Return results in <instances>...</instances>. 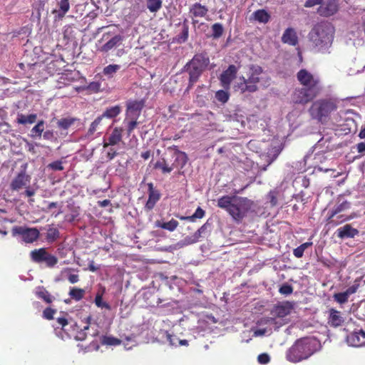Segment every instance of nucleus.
<instances>
[{
    "label": "nucleus",
    "mask_w": 365,
    "mask_h": 365,
    "mask_svg": "<svg viewBox=\"0 0 365 365\" xmlns=\"http://www.w3.org/2000/svg\"><path fill=\"white\" fill-rule=\"evenodd\" d=\"M59 237V231L57 228L50 227L46 233V239L48 242H53Z\"/></svg>",
    "instance_id": "ea45409f"
},
{
    "label": "nucleus",
    "mask_w": 365,
    "mask_h": 365,
    "mask_svg": "<svg viewBox=\"0 0 365 365\" xmlns=\"http://www.w3.org/2000/svg\"><path fill=\"white\" fill-rule=\"evenodd\" d=\"M154 168L160 169L163 173H170L174 169L173 166H169L164 159L156 162Z\"/></svg>",
    "instance_id": "c03bdc74"
},
{
    "label": "nucleus",
    "mask_w": 365,
    "mask_h": 365,
    "mask_svg": "<svg viewBox=\"0 0 365 365\" xmlns=\"http://www.w3.org/2000/svg\"><path fill=\"white\" fill-rule=\"evenodd\" d=\"M353 217L347 215L344 213L335 214L334 212L330 211L329 216L327 218V225L331 227H336L346 221L350 220Z\"/></svg>",
    "instance_id": "a211bd4d"
},
{
    "label": "nucleus",
    "mask_w": 365,
    "mask_h": 365,
    "mask_svg": "<svg viewBox=\"0 0 365 365\" xmlns=\"http://www.w3.org/2000/svg\"><path fill=\"white\" fill-rule=\"evenodd\" d=\"M173 157L175 158V161L173 163V168H182L187 162V156L185 153L176 150L174 153Z\"/></svg>",
    "instance_id": "5701e85b"
},
{
    "label": "nucleus",
    "mask_w": 365,
    "mask_h": 365,
    "mask_svg": "<svg viewBox=\"0 0 365 365\" xmlns=\"http://www.w3.org/2000/svg\"><path fill=\"white\" fill-rule=\"evenodd\" d=\"M215 98L219 102L225 103L230 98V94L227 90H219L215 93Z\"/></svg>",
    "instance_id": "49530a36"
},
{
    "label": "nucleus",
    "mask_w": 365,
    "mask_h": 365,
    "mask_svg": "<svg viewBox=\"0 0 365 365\" xmlns=\"http://www.w3.org/2000/svg\"><path fill=\"white\" fill-rule=\"evenodd\" d=\"M0 128L6 133H9L11 131V125L6 122L0 123Z\"/></svg>",
    "instance_id": "0e129e2a"
},
{
    "label": "nucleus",
    "mask_w": 365,
    "mask_h": 365,
    "mask_svg": "<svg viewBox=\"0 0 365 365\" xmlns=\"http://www.w3.org/2000/svg\"><path fill=\"white\" fill-rule=\"evenodd\" d=\"M123 41V37L120 34L113 35L110 32L104 33L101 39L98 41V51L108 53L113 48L119 46Z\"/></svg>",
    "instance_id": "1a4fd4ad"
},
{
    "label": "nucleus",
    "mask_w": 365,
    "mask_h": 365,
    "mask_svg": "<svg viewBox=\"0 0 365 365\" xmlns=\"http://www.w3.org/2000/svg\"><path fill=\"white\" fill-rule=\"evenodd\" d=\"M351 203L346 200H339L338 203L331 210L334 212V215L344 213L346 210L350 209Z\"/></svg>",
    "instance_id": "7c9ffc66"
},
{
    "label": "nucleus",
    "mask_w": 365,
    "mask_h": 365,
    "mask_svg": "<svg viewBox=\"0 0 365 365\" xmlns=\"http://www.w3.org/2000/svg\"><path fill=\"white\" fill-rule=\"evenodd\" d=\"M336 233L338 237L344 239L346 237H354L359 234V230L352 227L351 225L347 224L337 229Z\"/></svg>",
    "instance_id": "4be33fe9"
},
{
    "label": "nucleus",
    "mask_w": 365,
    "mask_h": 365,
    "mask_svg": "<svg viewBox=\"0 0 365 365\" xmlns=\"http://www.w3.org/2000/svg\"><path fill=\"white\" fill-rule=\"evenodd\" d=\"M217 207L225 210L237 222L240 223L254 205V202L245 197L223 195L217 200Z\"/></svg>",
    "instance_id": "7ed1b4c3"
},
{
    "label": "nucleus",
    "mask_w": 365,
    "mask_h": 365,
    "mask_svg": "<svg viewBox=\"0 0 365 365\" xmlns=\"http://www.w3.org/2000/svg\"><path fill=\"white\" fill-rule=\"evenodd\" d=\"M237 71V68L235 65L232 64L221 73L220 76V83L225 90L230 89V84L236 78Z\"/></svg>",
    "instance_id": "ddd939ff"
},
{
    "label": "nucleus",
    "mask_w": 365,
    "mask_h": 365,
    "mask_svg": "<svg viewBox=\"0 0 365 365\" xmlns=\"http://www.w3.org/2000/svg\"><path fill=\"white\" fill-rule=\"evenodd\" d=\"M36 119L37 115L35 113L29 114L28 115L19 113L18 114L16 122L21 125L33 124L36 122Z\"/></svg>",
    "instance_id": "bb28decb"
},
{
    "label": "nucleus",
    "mask_w": 365,
    "mask_h": 365,
    "mask_svg": "<svg viewBox=\"0 0 365 365\" xmlns=\"http://www.w3.org/2000/svg\"><path fill=\"white\" fill-rule=\"evenodd\" d=\"M247 68L246 77H240L239 81L235 83L233 88L235 91H239L242 94L252 93L259 90V84L264 86L269 84L270 77L262 66L257 64H250Z\"/></svg>",
    "instance_id": "f03ea898"
},
{
    "label": "nucleus",
    "mask_w": 365,
    "mask_h": 365,
    "mask_svg": "<svg viewBox=\"0 0 365 365\" xmlns=\"http://www.w3.org/2000/svg\"><path fill=\"white\" fill-rule=\"evenodd\" d=\"M103 120V117L101 115L97 117L91 124L87 135H93L96 131H97L99 128V126L101 125L102 120Z\"/></svg>",
    "instance_id": "79ce46f5"
},
{
    "label": "nucleus",
    "mask_w": 365,
    "mask_h": 365,
    "mask_svg": "<svg viewBox=\"0 0 365 365\" xmlns=\"http://www.w3.org/2000/svg\"><path fill=\"white\" fill-rule=\"evenodd\" d=\"M329 313L328 324L331 327H339L344 324V319L339 311L331 308L329 309Z\"/></svg>",
    "instance_id": "aec40b11"
},
{
    "label": "nucleus",
    "mask_w": 365,
    "mask_h": 365,
    "mask_svg": "<svg viewBox=\"0 0 365 365\" xmlns=\"http://www.w3.org/2000/svg\"><path fill=\"white\" fill-rule=\"evenodd\" d=\"M77 120L76 118H63L58 120L57 125L59 128L66 130Z\"/></svg>",
    "instance_id": "e433bc0d"
},
{
    "label": "nucleus",
    "mask_w": 365,
    "mask_h": 365,
    "mask_svg": "<svg viewBox=\"0 0 365 365\" xmlns=\"http://www.w3.org/2000/svg\"><path fill=\"white\" fill-rule=\"evenodd\" d=\"M309 38L312 45L319 51L325 50L332 43L334 27L329 22L318 23L309 32Z\"/></svg>",
    "instance_id": "423d86ee"
},
{
    "label": "nucleus",
    "mask_w": 365,
    "mask_h": 365,
    "mask_svg": "<svg viewBox=\"0 0 365 365\" xmlns=\"http://www.w3.org/2000/svg\"><path fill=\"white\" fill-rule=\"evenodd\" d=\"M254 18L256 21L266 24L270 19V15L264 9H259L253 13Z\"/></svg>",
    "instance_id": "c85d7f7f"
},
{
    "label": "nucleus",
    "mask_w": 365,
    "mask_h": 365,
    "mask_svg": "<svg viewBox=\"0 0 365 365\" xmlns=\"http://www.w3.org/2000/svg\"><path fill=\"white\" fill-rule=\"evenodd\" d=\"M297 79L302 87L295 88L292 95L295 104L307 105L321 94L323 87L318 76L302 68L297 73Z\"/></svg>",
    "instance_id": "f257e3e1"
},
{
    "label": "nucleus",
    "mask_w": 365,
    "mask_h": 365,
    "mask_svg": "<svg viewBox=\"0 0 365 365\" xmlns=\"http://www.w3.org/2000/svg\"><path fill=\"white\" fill-rule=\"evenodd\" d=\"M44 130V121L39 120L37 124L31 129V135L33 138L41 137Z\"/></svg>",
    "instance_id": "37998d69"
},
{
    "label": "nucleus",
    "mask_w": 365,
    "mask_h": 365,
    "mask_svg": "<svg viewBox=\"0 0 365 365\" xmlns=\"http://www.w3.org/2000/svg\"><path fill=\"white\" fill-rule=\"evenodd\" d=\"M68 280L71 284L77 283L79 281V276L76 274H70L68 276Z\"/></svg>",
    "instance_id": "052dcab7"
},
{
    "label": "nucleus",
    "mask_w": 365,
    "mask_h": 365,
    "mask_svg": "<svg viewBox=\"0 0 365 365\" xmlns=\"http://www.w3.org/2000/svg\"><path fill=\"white\" fill-rule=\"evenodd\" d=\"M31 260L36 264H44L46 267L52 268L58 263V258L48 252L46 248L41 247L31 251Z\"/></svg>",
    "instance_id": "6e6552de"
},
{
    "label": "nucleus",
    "mask_w": 365,
    "mask_h": 365,
    "mask_svg": "<svg viewBox=\"0 0 365 365\" xmlns=\"http://www.w3.org/2000/svg\"><path fill=\"white\" fill-rule=\"evenodd\" d=\"M312 242H307L293 250V255L297 258H301L304 255L306 249L312 245Z\"/></svg>",
    "instance_id": "4c0bfd02"
},
{
    "label": "nucleus",
    "mask_w": 365,
    "mask_h": 365,
    "mask_svg": "<svg viewBox=\"0 0 365 365\" xmlns=\"http://www.w3.org/2000/svg\"><path fill=\"white\" fill-rule=\"evenodd\" d=\"M120 111V107L119 106H115L107 108L101 116L103 117V118H113L118 115Z\"/></svg>",
    "instance_id": "72a5a7b5"
},
{
    "label": "nucleus",
    "mask_w": 365,
    "mask_h": 365,
    "mask_svg": "<svg viewBox=\"0 0 365 365\" xmlns=\"http://www.w3.org/2000/svg\"><path fill=\"white\" fill-rule=\"evenodd\" d=\"M143 107L144 103L143 101H134L128 104V110L130 114L137 118Z\"/></svg>",
    "instance_id": "393cba45"
},
{
    "label": "nucleus",
    "mask_w": 365,
    "mask_h": 365,
    "mask_svg": "<svg viewBox=\"0 0 365 365\" xmlns=\"http://www.w3.org/2000/svg\"><path fill=\"white\" fill-rule=\"evenodd\" d=\"M349 296L346 292L335 293L333 295L334 299L340 304H345L348 302Z\"/></svg>",
    "instance_id": "de8ad7c7"
},
{
    "label": "nucleus",
    "mask_w": 365,
    "mask_h": 365,
    "mask_svg": "<svg viewBox=\"0 0 365 365\" xmlns=\"http://www.w3.org/2000/svg\"><path fill=\"white\" fill-rule=\"evenodd\" d=\"M277 191L270 190L267 194V200L269 201L272 206H275L277 204Z\"/></svg>",
    "instance_id": "8fccbe9b"
},
{
    "label": "nucleus",
    "mask_w": 365,
    "mask_h": 365,
    "mask_svg": "<svg viewBox=\"0 0 365 365\" xmlns=\"http://www.w3.org/2000/svg\"><path fill=\"white\" fill-rule=\"evenodd\" d=\"M123 131V130L122 128L115 127L113 128L108 137L107 138H104L103 144V148H105L108 146L116 145L122 141Z\"/></svg>",
    "instance_id": "f3484780"
},
{
    "label": "nucleus",
    "mask_w": 365,
    "mask_h": 365,
    "mask_svg": "<svg viewBox=\"0 0 365 365\" xmlns=\"http://www.w3.org/2000/svg\"><path fill=\"white\" fill-rule=\"evenodd\" d=\"M14 237L20 235L22 240L27 244L36 241L40 235L38 230L36 227H26L23 226H14L11 229Z\"/></svg>",
    "instance_id": "9d476101"
},
{
    "label": "nucleus",
    "mask_w": 365,
    "mask_h": 365,
    "mask_svg": "<svg viewBox=\"0 0 365 365\" xmlns=\"http://www.w3.org/2000/svg\"><path fill=\"white\" fill-rule=\"evenodd\" d=\"M294 309V303L286 301L276 305L272 310V314L278 318H283L289 315Z\"/></svg>",
    "instance_id": "dca6fc26"
},
{
    "label": "nucleus",
    "mask_w": 365,
    "mask_h": 365,
    "mask_svg": "<svg viewBox=\"0 0 365 365\" xmlns=\"http://www.w3.org/2000/svg\"><path fill=\"white\" fill-rule=\"evenodd\" d=\"M120 67L118 64H110L103 68V73L109 78H113L115 73L120 69Z\"/></svg>",
    "instance_id": "f704fd0d"
},
{
    "label": "nucleus",
    "mask_w": 365,
    "mask_h": 365,
    "mask_svg": "<svg viewBox=\"0 0 365 365\" xmlns=\"http://www.w3.org/2000/svg\"><path fill=\"white\" fill-rule=\"evenodd\" d=\"M205 212L200 207H198L193 215H191L192 222H195L196 219H202L204 217Z\"/></svg>",
    "instance_id": "3c124183"
},
{
    "label": "nucleus",
    "mask_w": 365,
    "mask_h": 365,
    "mask_svg": "<svg viewBox=\"0 0 365 365\" xmlns=\"http://www.w3.org/2000/svg\"><path fill=\"white\" fill-rule=\"evenodd\" d=\"M48 168H51L53 170H63V166L62 165V161L56 160L48 165Z\"/></svg>",
    "instance_id": "864d4df0"
},
{
    "label": "nucleus",
    "mask_w": 365,
    "mask_h": 365,
    "mask_svg": "<svg viewBox=\"0 0 365 365\" xmlns=\"http://www.w3.org/2000/svg\"><path fill=\"white\" fill-rule=\"evenodd\" d=\"M138 125V122L136 120V119L129 122L128 125V129H127V133H128V135H130L131 134V133L133 131V130L136 128Z\"/></svg>",
    "instance_id": "4d7b16f0"
},
{
    "label": "nucleus",
    "mask_w": 365,
    "mask_h": 365,
    "mask_svg": "<svg viewBox=\"0 0 365 365\" xmlns=\"http://www.w3.org/2000/svg\"><path fill=\"white\" fill-rule=\"evenodd\" d=\"M210 63V58L206 53H196L186 64L185 68L189 73V83L187 90L192 88L199 80L202 73Z\"/></svg>",
    "instance_id": "0eeeda50"
},
{
    "label": "nucleus",
    "mask_w": 365,
    "mask_h": 365,
    "mask_svg": "<svg viewBox=\"0 0 365 365\" xmlns=\"http://www.w3.org/2000/svg\"><path fill=\"white\" fill-rule=\"evenodd\" d=\"M356 148L359 154L362 155H365V141L357 143Z\"/></svg>",
    "instance_id": "13d9d810"
},
{
    "label": "nucleus",
    "mask_w": 365,
    "mask_h": 365,
    "mask_svg": "<svg viewBox=\"0 0 365 365\" xmlns=\"http://www.w3.org/2000/svg\"><path fill=\"white\" fill-rule=\"evenodd\" d=\"M207 230V223L202 225L195 233L194 235L188 238H186L185 240L187 241L189 244H193L197 242L199 239L202 237V234L205 232Z\"/></svg>",
    "instance_id": "473e14b6"
},
{
    "label": "nucleus",
    "mask_w": 365,
    "mask_h": 365,
    "mask_svg": "<svg viewBox=\"0 0 365 365\" xmlns=\"http://www.w3.org/2000/svg\"><path fill=\"white\" fill-rule=\"evenodd\" d=\"M118 155V153L113 148H110V150L107 153V158L109 160H113L116 155Z\"/></svg>",
    "instance_id": "69168bd1"
},
{
    "label": "nucleus",
    "mask_w": 365,
    "mask_h": 365,
    "mask_svg": "<svg viewBox=\"0 0 365 365\" xmlns=\"http://www.w3.org/2000/svg\"><path fill=\"white\" fill-rule=\"evenodd\" d=\"M321 2H322V0H307V1L304 4V6L309 8V7H312L316 5L320 6Z\"/></svg>",
    "instance_id": "bf43d9fd"
},
{
    "label": "nucleus",
    "mask_w": 365,
    "mask_h": 365,
    "mask_svg": "<svg viewBox=\"0 0 365 365\" xmlns=\"http://www.w3.org/2000/svg\"><path fill=\"white\" fill-rule=\"evenodd\" d=\"M26 190L24 192V194L29 197H31L34 196L36 193V191L34 189L31 188L30 186L27 185L26 187H25Z\"/></svg>",
    "instance_id": "680f3d73"
},
{
    "label": "nucleus",
    "mask_w": 365,
    "mask_h": 365,
    "mask_svg": "<svg viewBox=\"0 0 365 365\" xmlns=\"http://www.w3.org/2000/svg\"><path fill=\"white\" fill-rule=\"evenodd\" d=\"M257 361L261 364H267L270 361V357L267 353H262L258 355Z\"/></svg>",
    "instance_id": "5fc2aeb1"
},
{
    "label": "nucleus",
    "mask_w": 365,
    "mask_h": 365,
    "mask_svg": "<svg viewBox=\"0 0 365 365\" xmlns=\"http://www.w3.org/2000/svg\"><path fill=\"white\" fill-rule=\"evenodd\" d=\"M182 31L178 36V42L179 43H185L187 41L189 35V25L188 21L185 19L182 24Z\"/></svg>",
    "instance_id": "2f4dec72"
},
{
    "label": "nucleus",
    "mask_w": 365,
    "mask_h": 365,
    "mask_svg": "<svg viewBox=\"0 0 365 365\" xmlns=\"http://www.w3.org/2000/svg\"><path fill=\"white\" fill-rule=\"evenodd\" d=\"M338 108L337 101L333 98H322L312 102L308 112L310 117L322 124L327 123Z\"/></svg>",
    "instance_id": "39448f33"
},
{
    "label": "nucleus",
    "mask_w": 365,
    "mask_h": 365,
    "mask_svg": "<svg viewBox=\"0 0 365 365\" xmlns=\"http://www.w3.org/2000/svg\"><path fill=\"white\" fill-rule=\"evenodd\" d=\"M279 292L281 294L289 295L293 292V287L292 285L285 283L283 284L279 289Z\"/></svg>",
    "instance_id": "09e8293b"
},
{
    "label": "nucleus",
    "mask_w": 365,
    "mask_h": 365,
    "mask_svg": "<svg viewBox=\"0 0 365 365\" xmlns=\"http://www.w3.org/2000/svg\"><path fill=\"white\" fill-rule=\"evenodd\" d=\"M212 36L214 38H219L223 34L224 28L220 23H215L212 26Z\"/></svg>",
    "instance_id": "a18cd8bd"
},
{
    "label": "nucleus",
    "mask_w": 365,
    "mask_h": 365,
    "mask_svg": "<svg viewBox=\"0 0 365 365\" xmlns=\"http://www.w3.org/2000/svg\"><path fill=\"white\" fill-rule=\"evenodd\" d=\"M38 298L43 299L46 303H52L54 297L43 287H39L36 292Z\"/></svg>",
    "instance_id": "cd10ccee"
},
{
    "label": "nucleus",
    "mask_w": 365,
    "mask_h": 365,
    "mask_svg": "<svg viewBox=\"0 0 365 365\" xmlns=\"http://www.w3.org/2000/svg\"><path fill=\"white\" fill-rule=\"evenodd\" d=\"M338 10V6L336 0H327L321 2L318 8V13L323 16H330L334 15Z\"/></svg>",
    "instance_id": "2eb2a0df"
},
{
    "label": "nucleus",
    "mask_w": 365,
    "mask_h": 365,
    "mask_svg": "<svg viewBox=\"0 0 365 365\" xmlns=\"http://www.w3.org/2000/svg\"><path fill=\"white\" fill-rule=\"evenodd\" d=\"M319 341L314 338H303L297 340L287 351V359L294 363L307 359L317 350Z\"/></svg>",
    "instance_id": "20e7f679"
},
{
    "label": "nucleus",
    "mask_w": 365,
    "mask_h": 365,
    "mask_svg": "<svg viewBox=\"0 0 365 365\" xmlns=\"http://www.w3.org/2000/svg\"><path fill=\"white\" fill-rule=\"evenodd\" d=\"M88 88L93 92H98L101 90V83L99 82L93 81L88 84Z\"/></svg>",
    "instance_id": "6e6d98bb"
},
{
    "label": "nucleus",
    "mask_w": 365,
    "mask_h": 365,
    "mask_svg": "<svg viewBox=\"0 0 365 365\" xmlns=\"http://www.w3.org/2000/svg\"><path fill=\"white\" fill-rule=\"evenodd\" d=\"M26 165L11 181L9 187L12 191L19 192L30 184L31 176L26 172Z\"/></svg>",
    "instance_id": "9b49d317"
},
{
    "label": "nucleus",
    "mask_w": 365,
    "mask_h": 365,
    "mask_svg": "<svg viewBox=\"0 0 365 365\" xmlns=\"http://www.w3.org/2000/svg\"><path fill=\"white\" fill-rule=\"evenodd\" d=\"M59 11H58V18H63L70 9L69 0H61L58 2Z\"/></svg>",
    "instance_id": "58836bf2"
},
{
    "label": "nucleus",
    "mask_w": 365,
    "mask_h": 365,
    "mask_svg": "<svg viewBox=\"0 0 365 365\" xmlns=\"http://www.w3.org/2000/svg\"><path fill=\"white\" fill-rule=\"evenodd\" d=\"M162 0H147L146 5L148 9L151 13H156L162 8Z\"/></svg>",
    "instance_id": "c9c22d12"
},
{
    "label": "nucleus",
    "mask_w": 365,
    "mask_h": 365,
    "mask_svg": "<svg viewBox=\"0 0 365 365\" xmlns=\"http://www.w3.org/2000/svg\"><path fill=\"white\" fill-rule=\"evenodd\" d=\"M178 222L175 219H171L168 222H163L160 220H157L155 222V227H160L170 232H173L178 227Z\"/></svg>",
    "instance_id": "a878e982"
},
{
    "label": "nucleus",
    "mask_w": 365,
    "mask_h": 365,
    "mask_svg": "<svg viewBox=\"0 0 365 365\" xmlns=\"http://www.w3.org/2000/svg\"><path fill=\"white\" fill-rule=\"evenodd\" d=\"M282 41L284 43H287L290 46H296L298 44V37L295 30L292 28L287 29L282 36Z\"/></svg>",
    "instance_id": "412c9836"
},
{
    "label": "nucleus",
    "mask_w": 365,
    "mask_h": 365,
    "mask_svg": "<svg viewBox=\"0 0 365 365\" xmlns=\"http://www.w3.org/2000/svg\"><path fill=\"white\" fill-rule=\"evenodd\" d=\"M85 293L83 289L73 287L70 289L68 294L72 299L78 302L84 297Z\"/></svg>",
    "instance_id": "c756f323"
},
{
    "label": "nucleus",
    "mask_w": 365,
    "mask_h": 365,
    "mask_svg": "<svg viewBox=\"0 0 365 365\" xmlns=\"http://www.w3.org/2000/svg\"><path fill=\"white\" fill-rule=\"evenodd\" d=\"M106 292V288L104 287H101L97 292L95 297V304L99 308H105L107 310H110V305L106 302H103V296Z\"/></svg>",
    "instance_id": "b1692460"
},
{
    "label": "nucleus",
    "mask_w": 365,
    "mask_h": 365,
    "mask_svg": "<svg viewBox=\"0 0 365 365\" xmlns=\"http://www.w3.org/2000/svg\"><path fill=\"white\" fill-rule=\"evenodd\" d=\"M98 204L101 207H105L110 205V200H103L102 201H98Z\"/></svg>",
    "instance_id": "774afa93"
},
{
    "label": "nucleus",
    "mask_w": 365,
    "mask_h": 365,
    "mask_svg": "<svg viewBox=\"0 0 365 365\" xmlns=\"http://www.w3.org/2000/svg\"><path fill=\"white\" fill-rule=\"evenodd\" d=\"M208 11L209 9L207 6L202 5L198 2L193 4L189 9V13L192 19V24L193 25L197 24L198 21L196 19L197 18H205L207 20H209V19L207 18Z\"/></svg>",
    "instance_id": "f8f14e48"
},
{
    "label": "nucleus",
    "mask_w": 365,
    "mask_h": 365,
    "mask_svg": "<svg viewBox=\"0 0 365 365\" xmlns=\"http://www.w3.org/2000/svg\"><path fill=\"white\" fill-rule=\"evenodd\" d=\"M359 288V284H354L349 287L345 292L349 297L351 294H354Z\"/></svg>",
    "instance_id": "e2e57ef3"
},
{
    "label": "nucleus",
    "mask_w": 365,
    "mask_h": 365,
    "mask_svg": "<svg viewBox=\"0 0 365 365\" xmlns=\"http://www.w3.org/2000/svg\"><path fill=\"white\" fill-rule=\"evenodd\" d=\"M56 312V309H53L51 307H47L43 312V317L48 320H51L53 319V315Z\"/></svg>",
    "instance_id": "603ef678"
},
{
    "label": "nucleus",
    "mask_w": 365,
    "mask_h": 365,
    "mask_svg": "<svg viewBox=\"0 0 365 365\" xmlns=\"http://www.w3.org/2000/svg\"><path fill=\"white\" fill-rule=\"evenodd\" d=\"M101 344L108 346H117L121 344V340L112 336H103Z\"/></svg>",
    "instance_id": "a19ab883"
},
{
    "label": "nucleus",
    "mask_w": 365,
    "mask_h": 365,
    "mask_svg": "<svg viewBox=\"0 0 365 365\" xmlns=\"http://www.w3.org/2000/svg\"><path fill=\"white\" fill-rule=\"evenodd\" d=\"M148 199L145 205V210L147 211H150L153 210L157 203L160 199L161 194L158 190H157L153 182H148Z\"/></svg>",
    "instance_id": "4468645a"
},
{
    "label": "nucleus",
    "mask_w": 365,
    "mask_h": 365,
    "mask_svg": "<svg viewBox=\"0 0 365 365\" xmlns=\"http://www.w3.org/2000/svg\"><path fill=\"white\" fill-rule=\"evenodd\" d=\"M365 331L359 330L354 331L346 337L347 343L352 346H361L365 344Z\"/></svg>",
    "instance_id": "6ab92c4d"
},
{
    "label": "nucleus",
    "mask_w": 365,
    "mask_h": 365,
    "mask_svg": "<svg viewBox=\"0 0 365 365\" xmlns=\"http://www.w3.org/2000/svg\"><path fill=\"white\" fill-rule=\"evenodd\" d=\"M57 322L62 327V328L68 324V320L64 317H58L57 319Z\"/></svg>",
    "instance_id": "338daca9"
}]
</instances>
